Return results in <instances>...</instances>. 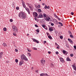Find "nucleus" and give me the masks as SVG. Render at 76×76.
Instances as JSON below:
<instances>
[{
    "instance_id": "nucleus-9",
    "label": "nucleus",
    "mask_w": 76,
    "mask_h": 76,
    "mask_svg": "<svg viewBox=\"0 0 76 76\" xmlns=\"http://www.w3.org/2000/svg\"><path fill=\"white\" fill-rule=\"evenodd\" d=\"M75 64L74 65H72V67L73 68V69L75 70H76V67L75 66H74Z\"/></svg>"
},
{
    "instance_id": "nucleus-58",
    "label": "nucleus",
    "mask_w": 76,
    "mask_h": 76,
    "mask_svg": "<svg viewBox=\"0 0 76 76\" xmlns=\"http://www.w3.org/2000/svg\"><path fill=\"white\" fill-rule=\"evenodd\" d=\"M48 54H51V52H50V51H48Z\"/></svg>"
},
{
    "instance_id": "nucleus-11",
    "label": "nucleus",
    "mask_w": 76,
    "mask_h": 76,
    "mask_svg": "<svg viewBox=\"0 0 76 76\" xmlns=\"http://www.w3.org/2000/svg\"><path fill=\"white\" fill-rule=\"evenodd\" d=\"M41 63H42V64H44L45 63V60H41L40 61Z\"/></svg>"
},
{
    "instance_id": "nucleus-44",
    "label": "nucleus",
    "mask_w": 76,
    "mask_h": 76,
    "mask_svg": "<svg viewBox=\"0 0 76 76\" xmlns=\"http://www.w3.org/2000/svg\"><path fill=\"white\" fill-rule=\"evenodd\" d=\"M66 45V47H67V48H69V45Z\"/></svg>"
},
{
    "instance_id": "nucleus-15",
    "label": "nucleus",
    "mask_w": 76,
    "mask_h": 76,
    "mask_svg": "<svg viewBox=\"0 0 76 76\" xmlns=\"http://www.w3.org/2000/svg\"><path fill=\"white\" fill-rule=\"evenodd\" d=\"M48 37V38H49V39H53V38H52V37L51 36V35H49Z\"/></svg>"
},
{
    "instance_id": "nucleus-43",
    "label": "nucleus",
    "mask_w": 76,
    "mask_h": 76,
    "mask_svg": "<svg viewBox=\"0 0 76 76\" xmlns=\"http://www.w3.org/2000/svg\"><path fill=\"white\" fill-rule=\"evenodd\" d=\"M45 29H46V30H47L48 29V28L47 27V26H46V27H45L44 28Z\"/></svg>"
},
{
    "instance_id": "nucleus-38",
    "label": "nucleus",
    "mask_w": 76,
    "mask_h": 76,
    "mask_svg": "<svg viewBox=\"0 0 76 76\" xmlns=\"http://www.w3.org/2000/svg\"><path fill=\"white\" fill-rule=\"evenodd\" d=\"M10 22H13V20L12 19H10Z\"/></svg>"
},
{
    "instance_id": "nucleus-19",
    "label": "nucleus",
    "mask_w": 76,
    "mask_h": 76,
    "mask_svg": "<svg viewBox=\"0 0 76 76\" xmlns=\"http://www.w3.org/2000/svg\"><path fill=\"white\" fill-rule=\"evenodd\" d=\"M43 17L42 16V14H40L39 15V18H43Z\"/></svg>"
},
{
    "instance_id": "nucleus-8",
    "label": "nucleus",
    "mask_w": 76,
    "mask_h": 76,
    "mask_svg": "<svg viewBox=\"0 0 76 76\" xmlns=\"http://www.w3.org/2000/svg\"><path fill=\"white\" fill-rule=\"evenodd\" d=\"M24 61L23 60L21 61L19 63V66H22L23 64Z\"/></svg>"
},
{
    "instance_id": "nucleus-53",
    "label": "nucleus",
    "mask_w": 76,
    "mask_h": 76,
    "mask_svg": "<svg viewBox=\"0 0 76 76\" xmlns=\"http://www.w3.org/2000/svg\"><path fill=\"white\" fill-rule=\"evenodd\" d=\"M35 27H38V25H37L35 24Z\"/></svg>"
},
{
    "instance_id": "nucleus-31",
    "label": "nucleus",
    "mask_w": 76,
    "mask_h": 76,
    "mask_svg": "<svg viewBox=\"0 0 76 76\" xmlns=\"http://www.w3.org/2000/svg\"><path fill=\"white\" fill-rule=\"evenodd\" d=\"M28 56H29L30 57H31V54H30V53H28Z\"/></svg>"
},
{
    "instance_id": "nucleus-41",
    "label": "nucleus",
    "mask_w": 76,
    "mask_h": 76,
    "mask_svg": "<svg viewBox=\"0 0 76 76\" xmlns=\"http://www.w3.org/2000/svg\"><path fill=\"white\" fill-rule=\"evenodd\" d=\"M70 42H71V44H73V42L72 41V40H71L70 41Z\"/></svg>"
},
{
    "instance_id": "nucleus-51",
    "label": "nucleus",
    "mask_w": 76,
    "mask_h": 76,
    "mask_svg": "<svg viewBox=\"0 0 76 76\" xmlns=\"http://www.w3.org/2000/svg\"><path fill=\"white\" fill-rule=\"evenodd\" d=\"M15 51L16 52H18V49H15Z\"/></svg>"
},
{
    "instance_id": "nucleus-55",
    "label": "nucleus",
    "mask_w": 76,
    "mask_h": 76,
    "mask_svg": "<svg viewBox=\"0 0 76 76\" xmlns=\"http://www.w3.org/2000/svg\"><path fill=\"white\" fill-rule=\"evenodd\" d=\"M68 39V41H69V42H70V41H71V40H72V39Z\"/></svg>"
},
{
    "instance_id": "nucleus-37",
    "label": "nucleus",
    "mask_w": 76,
    "mask_h": 76,
    "mask_svg": "<svg viewBox=\"0 0 76 76\" xmlns=\"http://www.w3.org/2000/svg\"><path fill=\"white\" fill-rule=\"evenodd\" d=\"M63 52L64 54H66V51L63 50Z\"/></svg>"
},
{
    "instance_id": "nucleus-46",
    "label": "nucleus",
    "mask_w": 76,
    "mask_h": 76,
    "mask_svg": "<svg viewBox=\"0 0 76 76\" xmlns=\"http://www.w3.org/2000/svg\"><path fill=\"white\" fill-rule=\"evenodd\" d=\"M55 45L56 46H59V45H58V44H57V43L56 42H55Z\"/></svg>"
},
{
    "instance_id": "nucleus-64",
    "label": "nucleus",
    "mask_w": 76,
    "mask_h": 76,
    "mask_svg": "<svg viewBox=\"0 0 76 76\" xmlns=\"http://www.w3.org/2000/svg\"><path fill=\"white\" fill-rule=\"evenodd\" d=\"M12 6H13V7H15V5H14V4L12 5Z\"/></svg>"
},
{
    "instance_id": "nucleus-5",
    "label": "nucleus",
    "mask_w": 76,
    "mask_h": 76,
    "mask_svg": "<svg viewBox=\"0 0 76 76\" xmlns=\"http://www.w3.org/2000/svg\"><path fill=\"white\" fill-rule=\"evenodd\" d=\"M25 9L26 10L27 12H28V14H29V15H30L31 13V12H30V10H29V8L27 7H26Z\"/></svg>"
},
{
    "instance_id": "nucleus-3",
    "label": "nucleus",
    "mask_w": 76,
    "mask_h": 76,
    "mask_svg": "<svg viewBox=\"0 0 76 76\" xmlns=\"http://www.w3.org/2000/svg\"><path fill=\"white\" fill-rule=\"evenodd\" d=\"M21 57L22 60H24L25 61H28V58H26V57L24 54L21 55Z\"/></svg>"
},
{
    "instance_id": "nucleus-25",
    "label": "nucleus",
    "mask_w": 76,
    "mask_h": 76,
    "mask_svg": "<svg viewBox=\"0 0 76 76\" xmlns=\"http://www.w3.org/2000/svg\"><path fill=\"white\" fill-rule=\"evenodd\" d=\"M68 33L69 34V35H72V32H71L70 31H68Z\"/></svg>"
},
{
    "instance_id": "nucleus-45",
    "label": "nucleus",
    "mask_w": 76,
    "mask_h": 76,
    "mask_svg": "<svg viewBox=\"0 0 76 76\" xmlns=\"http://www.w3.org/2000/svg\"><path fill=\"white\" fill-rule=\"evenodd\" d=\"M70 56L71 57H73V54H71L70 55Z\"/></svg>"
},
{
    "instance_id": "nucleus-20",
    "label": "nucleus",
    "mask_w": 76,
    "mask_h": 76,
    "mask_svg": "<svg viewBox=\"0 0 76 76\" xmlns=\"http://www.w3.org/2000/svg\"><path fill=\"white\" fill-rule=\"evenodd\" d=\"M26 4L27 5V6H28V7L29 6H32V5H31V4H29L28 3H26Z\"/></svg>"
},
{
    "instance_id": "nucleus-18",
    "label": "nucleus",
    "mask_w": 76,
    "mask_h": 76,
    "mask_svg": "<svg viewBox=\"0 0 76 76\" xmlns=\"http://www.w3.org/2000/svg\"><path fill=\"white\" fill-rule=\"evenodd\" d=\"M49 29L50 31H53V28L52 27H49Z\"/></svg>"
},
{
    "instance_id": "nucleus-40",
    "label": "nucleus",
    "mask_w": 76,
    "mask_h": 76,
    "mask_svg": "<svg viewBox=\"0 0 76 76\" xmlns=\"http://www.w3.org/2000/svg\"><path fill=\"white\" fill-rule=\"evenodd\" d=\"M13 35L14 36H16V34L15 33H13Z\"/></svg>"
},
{
    "instance_id": "nucleus-52",
    "label": "nucleus",
    "mask_w": 76,
    "mask_h": 76,
    "mask_svg": "<svg viewBox=\"0 0 76 76\" xmlns=\"http://www.w3.org/2000/svg\"><path fill=\"white\" fill-rule=\"evenodd\" d=\"M46 42H47V41H45L43 42V43L44 44H45V43H46Z\"/></svg>"
},
{
    "instance_id": "nucleus-13",
    "label": "nucleus",
    "mask_w": 76,
    "mask_h": 76,
    "mask_svg": "<svg viewBox=\"0 0 76 76\" xmlns=\"http://www.w3.org/2000/svg\"><path fill=\"white\" fill-rule=\"evenodd\" d=\"M33 15H34V16H38V14H37V13L36 12H34L33 13Z\"/></svg>"
},
{
    "instance_id": "nucleus-24",
    "label": "nucleus",
    "mask_w": 76,
    "mask_h": 76,
    "mask_svg": "<svg viewBox=\"0 0 76 76\" xmlns=\"http://www.w3.org/2000/svg\"><path fill=\"white\" fill-rule=\"evenodd\" d=\"M48 76V74H47L43 73V76Z\"/></svg>"
},
{
    "instance_id": "nucleus-21",
    "label": "nucleus",
    "mask_w": 76,
    "mask_h": 76,
    "mask_svg": "<svg viewBox=\"0 0 76 76\" xmlns=\"http://www.w3.org/2000/svg\"><path fill=\"white\" fill-rule=\"evenodd\" d=\"M58 23H59V25H61V26H63V23H61V22H59Z\"/></svg>"
},
{
    "instance_id": "nucleus-60",
    "label": "nucleus",
    "mask_w": 76,
    "mask_h": 76,
    "mask_svg": "<svg viewBox=\"0 0 76 76\" xmlns=\"http://www.w3.org/2000/svg\"><path fill=\"white\" fill-rule=\"evenodd\" d=\"M35 72H37V73H38V70L35 71Z\"/></svg>"
},
{
    "instance_id": "nucleus-12",
    "label": "nucleus",
    "mask_w": 76,
    "mask_h": 76,
    "mask_svg": "<svg viewBox=\"0 0 76 76\" xmlns=\"http://www.w3.org/2000/svg\"><path fill=\"white\" fill-rule=\"evenodd\" d=\"M60 60L62 63H63V61H64V59L62 58H60Z\"/></svg>"
},
{
    "instance_id": "nucleus-14",
    "label": "nucleus",
    "mask_w": 76,
    "mask_h": 76,
    "mask_svg": "<svg viewBox=\"0 0 76 76\" xmlns=\"http://www.w3.org/2000/svg\"><path fill=\"white\" fill-rule=\"evenodd\" d=\"M66 61H71V60L68 57L66 58Z\"/></svg>"
},
{
    "instance_id": "nucleus-62",
    "label": "nucleus",
    "mask_w": 76,
    "mask_h": 76,
    "mask_svg": "<svg viewBox=\"0 0 76 76\" xmlns=\"http://www.w3.org/2000/svg\"><path fill=\"white\" fill-rule=\"evenodd\" d=\"M29 7L30 8L31 7H32V6H29V7Z\"/></svg>"
},
{
    "instance_id": "nucleus-48",
    "label": "nucleus",
    "mask_w": 76,
    "mask_h": 76,
    "mask_svg": "<svg viewBox=\"0 0 76 76\" xmlns=\"http://www.w3.org/2000/svg\"><path fill=\"white\" fill-rule=\"evenodd\" d=\"M57 19H58V20H61V19H60V18H58V17H57Z\"/></svg>"
},
{
    "instance_id": "nucleus-16",
    "label": "nucleus",
    "mask_w": 76,
    "mask_h": 76,
    "mask_svg": "<svg viewBox=\"0 0 76 76\" xmlns=\"http://www.w3.org/2000/svg\"><path fill=\"white\" fill-rule=\"evenodd\" d=\"M45 9H50V6H48V7H47V6H45Z\"/></svg>"
},
{
    "instance_id": "nucleus-49",
    "label": "nucleus",
    "mask_w": 76,
    "mask_h": 76,
    "mask_svg": "<svg viewBox=\"0 0 76 76\" xmlns=\"http://www.w3.org/2000/svg\"><path fill=\"white\" fill-rule=\"evenodd\" d=\"M71 14L72 15H74V13H73V12H72Z\"/></svg>"
},
{
    "instance_id": "nucleus-39",
    "label": "nucleus",
    "mask_w": 76,
    "mask_h": 76,
    "mask_svg": "<svg viewBox=\"0 0 76 76\" xmlns=\"http://www.w3.org/2000/svg\"><path fill=\"white\" fill-rule=\"evenodd\" d=\"M16 10H19V7H16Z\"/></svg>"
},
{
    "instance_id": "nucleus-33",
    "label": "nucleus",
    "mask_w": 76,
    "mask_h": 76,
    "mask_svg": "<svg viewBox=\"0 0 76 76\" xmlns=\"http://www.w3.org/2000/svg\"><path fill=\"white\" fill-rule=\"evenodd\" d=\"M72 35V34H70V37H71V38H73V36Z\"/></svg>"
},
{
    "instance_id": "nucleus-36",
    "label": "nucleus",
    "mask_w": 76,
    "mask_h": 76,
    "mask_svg": "<svg viewBox=\"0 0 76 76\" xmlns=\"http://www.w3.org/2000/svg\"><path fill=\"white\" fill-rule=\"evenodd\" d=\"M46 34L48 35V36H49V35H50V34H49V33H48V32L46 33Z\"/></svg>"
},
{
    "instance_id": "nucleus-22",
    "label": "nucleus",
    "mask_w": 76,
    "mask_h": 76,
    "mask_svg": "<svg viewBox=\"0 0 76 76\" xmlns=\"http://www.w3.org/2000/svg\"><path fill=\"white\" fill-rule=\"evenodd\" d=\"M50 67L52 68H53V67H54V64H51L50 65Z\"/></svg>"
},
{
    "instance_id": "nucleus-54",
    "label": "nucleus",
    "mask_w": 76,
    "mask_h": 76,
    "mask_svg": "<svg viewBox=\"0 0 76 76\" xmlns=\"http://www.w3.org/2000/svg\"><path fill=\"white\" fill-rule=\"evenodd\" d=\"M30 9L31 10H33V9L32 8V7L30 8Z\"/></svg>"
},
{
    "instance_id": "nucleus-35",
    "label": "nucleus",
    "mask_w": 76,
    "mask_h": 76,
    "mask_svg": "<svg viewBox=\"0 0 76 76\" xmlns=\"http://www.w3.org/2000/svg\"><path fill=\"white\" fill-rule=\"evenodd\" d=\"M42 26L43 28H44L45 27H46V26L45 25V24H43L42 25Z\"/></svg>"
},
{
    "instance_id": "nucleus-50",
    "label": "nucleus",
    "mask_w": 76,
    "mask_h": 76,
    "mask_svg": "<svg viewBox=\"0 0 76 76\" xmlns=\"http://www.w3.org/2000/svg\"><path fill=\"white\" fill-rule=\"evenodd\" d=\"M60 38L61 39H63V37L62 36H60Z\"/></svg>"
},
{
    "instance_id": "nucleus-56",
    "label": "nucleus",
    "mask_w": 76,
    "mask_h": 76,
    "mask_svg": "<svg viewBox=\"0 0 76 76\" xmlns=\"http://www.w3.org/2000/svg\"><path fill=\"white\" fill-rule=\"evenodd\" d=\"M74 48H75V49H76V46L74 45Z\"/></svg>"
},
{
    "instance_id": "nucleus-42",
    "label": "nucleus",
    "mask_w": 76,
    "mask_h": 76,
    "mask_svg": "<svg viewBox=\"0 0 76 76\" xmlns=\"http://www.w3.org/2000/svg\"><path fill=\"white\" fill-rule=\"evenodd\" d=\"M40 76H44V73L41 74H40Z\"/></svg>"
},
{
    "instance_id": "nucleus-4",
    "label": "nucleus",
    "mask_w": 76,
    "mask_h": 76,
    "mask_svg": "<svg viewBox=\"0 0 76 76\" xmlns=\"http://www.w3.org/2000/svg\"><path fill=\"white\" fill-rule=\"evenodd\" d=\"M43 15L45 20L47 21H49V20L50 19V17H47L46 15L45 14H44Z\"/></svg>"
},
{
    "instance_id": "nucleus-17",
    "label": "nucleus",
    "mask_w": 76,
    "mask_h": 76,
    "mask_svg": "<svg viewBox=\"0 0 76 76\" xmlns=\"http://www.w3.org/2000/svg\"><path fill=\"white\" fill-rule=\"evenodd\" d=\"M3 45L4 47H7V45H6V44L5 43H4L3 44Z\"/></svg>"
},
{
    "instance_id": "nucleus-32",
    "label": "nucleus",
    "mask_w": 76,
    "mask_h": 76,
    "mask_svg": "<svg viewBox=\"0 0 76 76\" xmlns=\"http://www.w3.org/2000/svg\"><path fill=\"white\" fill-rule=\"evenodd\" d=\"M38 10L39 12H41V10L40 9H38Z\"/></svg>"
},
{
    "instance_id": "nucleus-29",
    "label": "nucleus",
    "mask_w": 76,
    "mask_h": 76,
    "mask_svg": "<svg viewBox=\"0 0 76 76\" xmlns=\"http://www.w3.org/2000/svg\"><path fill=\"white\" fill-rule=\"evenodd\" d=\"M37 7H38V8H40L41 7L40 6V5H39L37 6Z\"/></svg>"
},
{
    "instance_id": "nucleus-10",
    "label": "nucleus",
    "mask_w": 76,
    "mask_h": 76,
    "mask_svg": "<svg viewBox=\"0 0 76 76\" xmlns=\"http://www.w3.org/2000/svg\"><path fill=\"white\" fill-rule=\"evenodd\" d=\"M3 54V52H1L0 53V60L1 58V57H2Z\"/></svg>"
},
{
    "instance_id": "nucleus-59",
    "label": "nucleus",
    "mask_w": 76,
    "mask_h": 76,
    "mask_svg": "<svg viewBox=\"0 0 76 76\" xmlns=\"http://www.w3.org/2000/svg\"><path fill=\"white\" fill-rule=\"evenodd\" d=\"M56 48H58V49H59L60 48L59 47V46H58Z\"/></svg>"
},
{
    "instance_id": "nucleus-47",
    "label": "nucleus",
    "mask_w": 76,
    "mask_h": 76,
    "mask_svg": "<svg viewBox=\"0 0 76 76\" xmlns=\"http://www.w3.org/2000/svg\"><path fill=\"white\" fill-rule=\"evenodd\" d=\"M56 54H59V53H58V52L56 51Z\"/></svg>"
},
{
    "instance_id": "nucleus-27",
    "label": "nucleus",
    "mask_w": 76,
    "mask_h": 76,
    "mask_svg": "<svg viewBox=\"0 0 76 76\" xmlns=\"http://www.w3.org/2000/svg\"><path fill=\"white\" fill-rule=\"evenodd\" d=\"M36 31H37V32H39V28L37 29Z\"/></svg>"
},
{
    "instance_id": "nucleus-1",
    "label": "nucleus",
    "mask_w": 76,
    "mask_h": 76,
    "mask_svg": "<svg viewBox=\"0 0 76 76\" xmlns=\"http://www.w3.org/2000/svg\"><path fill=\"white\" fill-rule=\"evenodd\" d=\"M19 17L22 19H25L26 18V15L24 13L22 12H20L18 15Z\"/></svg>"
},
{
    "instance_id": "nucleus-63",
    "label": "nucleus",
    "mask_w": 76,
    "mask_h": 76,
    "mask_svg": "<svg viewBox=\"0 0 76 76\" xmlns=\"http://www.w3.org/2000/svg\"><path fill=\"white\" fill-rule=\"evenodd\" d=\"M31 70H33V69H34V67H32L31 68Z\"/></svg>"
},
{
    "instance_id": "nucleus-26",
    "label": "nucleus",
    "mask_w": 76,
    "mask_h": 76,
    "mask_svg": "<svg viewBox=\"0 0 76 76\" xmlns=\"http://www.w3.org/2000/svg\"><path fill=\"white\" fill-rule=\"evenodd\" d=\"M3 30L4 31H7V29L6 28H4Z\"/></svg>"
},
{
    "instance_id": "nucleus-57",
    "label": "nucleus",
    "mask_w": 76,
    "mask_h": 76,
    "mask_svg": "<svg viewBox=\"0 0 76 76\" xmlns=\"http://www.w3.org/2000/svg\"><path fill=\"white\" fill-rule=\"evenodd\" d=\"M51 26H53L54 23H51Z\"/></svg>"
},
{
    "instance_id": "nucleus-30",
    "label": "nucleus",
    "mask_w": 76,
    "mask_h": 76,
    "mask_svg": "<svg viewBox=\"0 0 76 76\" xmlns=\"http://www.w3.org/2000/svg\"><path fill=\"white\" fill-rule=\"evenodd\" d=\"M27 50H28V51H29V52H31V50H29V49L28 48H27Z\"/></svg>"
},
{
    "instance_id": "nucleus-6",
    "label": "nucleus",
    "mask_w": 76,
    "mask_h": 76,
    "mask_svg": "<svg viewBox=\"0 0 76 76\" xmlns=\"http://www.w3.org/2000/svg\"><path fill=\"white\" fill-rule=\"evenodd\" d=\"M32 40H33L34 42H35L36 43H37V44H38V43H39V41L37 40H36V39H34V38H32Z\"/></svg>"
},
{
    "instance_id": "nucleus-34",
    "label": "nucleus",
    "mask_w": 76,
    "mask_h": 76,
    "mask_svg": "<svg viewBox=\"0 0 76 76\" xmlns=\"http://www.w3.org/2000/svg\"><path fill=\"white\" fill-rule=\"evenodd\" d=\"M15 61L16 63H18V59H16Z\"/></svg>"
},
{
    "instance_id": "nucleus-61",
    "label": "nucleus",
    "mask_w": 76,
    "mask_h": 76,
    "mask_svg": "<svg viewBox=\"0 0 76 76\" xmlns=\"http://www.w3.org/2000/svg\"><path fill=\"white\" fill-rule=\"evenodd\" d=\"M45 4H44V3H42V5L43 6H44V5Z\"/></svg>"
},
{
    "instance_id": "nucleus-7",
    "label": "nucleus",
    "mask_w": 76,
    "mask_h": 76,
    "mask_svg": "<svg viewBox=\"0 0 76 76\" xmlns=\"http://www.w3.org/2000/svg\"><path fill=\"white\" fill-rule=\"evenodd\" d=\"M22 3L23 4V7L24 8H26V5H25V2L23 1H22Z\"/></svg>"
},
{
    "instance_id": "nucleus-23",
    "label": "nucleus",
    "mask_w": 76,
    "mask_h": 76,
    "mask_svg": "<svg viewBox=\"0 0 76 76\" xmlns=\"http://www.w3.org/2000/svg\"><path fill=\"white\" fill-rule=\"evenodd\" d=\"M32 49L34 50H37V48L35 47H33Z\"/></svg>"
},
{
    "instance_id": "nucleus-2",
    "label": "nucleus",
    "mask_w": 76,
    "mask_h": 76,
    "mask_svg": "<svg viewBox=\"0 0 76 76\" xmlns=\"http://www.w3.org/2000/svg\"><path fill=\"white\" fill-rule=\"evenodd\" d=\"M12 30L13 31H14L15 32H18V28L16 26H14L12 27Z\"/></svg>"
},
{
    "instance_id": "nucleus-28",
    "label": "nucleus",
    "mask_w": 76,
    "mask_h": 76,
    "mask_svg": "<svg viewBox=\"0 0 76 76\" xmlns=\"http://www.w3.org/2000/svg\"><path fill=\"white\" fill-rule=\"evenodd\" d=\"M53 15H54V16H55V18H57V17H58V16H57V15H56V14H53Z\"/></svg>"
}]
</instances>
